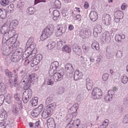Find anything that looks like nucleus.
I'll use <instances>...</instances> for the list:
<instances>
[{
  "label": "nucleus",
  "mask_w": 128,
  "mask_h": 128,
  "mask_svg": "<svg viewBox=\"0 0 128 128\" xmlns=\"http://www.w3.org/2000/svg\"><path fill=\"white\" fill-rule=\"evenodd\" d=\"M4 96L3 95L0 96V106L3 103L4 100Z\"/></svg>",
  "instance_id": "51"
},
{
  "label": "nucleus",
  "mask_w": 128,
  "mask_h": 128,
  "mask_svg": "<svg viewBox=\"0 0 128 128\" xmlns=\"http://www.w3.org/2000/svg\"><path fill=\"white\" fill-rule=\"evenodd\" d=\"M42 58V55L40 54H37L34 57L32 60V64L34 65V66H32L33 68V70L34 72L38 70V67H37V65L40 62Z\"/></svg>",
  "instance_id": "7"
},
{
  "label": "nucleus",
  "mask_w": 128,
  "mask_h": 128,
  "mask_svg": "<svg viewBox=\"0 0 128 128\" xmlns=\"http://www.w3.org/2000/svg\"><path fill=\"white\" fill-rule=\"evenodd\" d=\"M112 96H111L108 94L105 96L104 98L106 101L109 102L112 100Z\"/></svg>",
  "instance_id": "36"
},
{
  "label": "nucleus",
  "mask_w": 128,
  "mask_h": 128,
  "mask_svg": "<svg viewBox=\"0 0 128 128\" xmlns=\"http://www.w3.org/2000/svg\"><path fill=\"white\" fill-rule=\"evenodd\" d=\"M102 92L101 90L98 88L95 87L92 90V98L94 99H99L102 98Z\"/></svg>",
  "instance_id": "6"
},
{
  "label": "nucleus",
  "mask_w": 128,
  "mask_h": 128,
  "mask_svg": "<svg viewBox=\"0 0 128 128\" xmlns=\"http://www.w3.org/2000/svg\"><path fill=\"white\" fill-rule=\"evenodd\" d=\"M128 77L125 75H124L122 80V82L124 84H126L128 82Z\"/></svg>",
  "instance_id": "42"
},
{
  "label": "nucleus",
  "mask_w": 128,
  "mask_h": 128,
  "mask_svg": "<svg viewBox=\"0 0 128 128\" xmlns=\"http://www.w3.org/2000/svg\"><path fill=\"white\" fill-rule=\"evenodd\" d=\"M7 13L5 10H4L0 8V18L2 19H5L6 17Z\"/></svg>",
  "instance_id": "26"
},
{
  "label": "nucleus",
  "mask_w": 128,
  "mask_h": 128,
  "mask_svg": "<svg viewBox=\"0 0 128 128\" xmlns=\"http://www.w3.org/2000/svg\"><path fill=\"white\" fill-rule=\"evenodd\" d=\"M111 18L110 16L108 14H106V16L102 18V21L106 25H109L110 23Z\"/></svg>",
  "instance_id": "13"
},
{
  "label": "nucleus",
  "mask_w": 128,
  "mask_h": 128,
  "mask_svg": "<svg viewBox=\"0 0 128 128\" xmlns=\"http://www.w3.org/2000/svg\"><path fill=\"white\" fill-rule=\"evenodd\" d=\"M54 83V82L50 79H49L47 82V84L48 85H52Z\"/></svg>",
  "instance_id": "58"
},
{
  "label": "nucleus",
  "mask_w": 128,
  "mask_h": 128,
  "mask_svg": "<svg viewBox=\"0 0 128 128\" xmlns=\"http://www.w3.org/2000/svg\"><path fill=\"white\" fill-rule=\"evenodd\" d=\"M45 2L46 0H35L34 1V5L40 2Z\"/></svg>",
  "instance_id": "59"
},
{
  "label": "nucleus",
  "mask_w": 128,
  "mask_h": 128,
  "mask_svg": "<svg viewBox=\"0 0 128 128\" xmlns=\"http://www.w3.org/2000/svg\"><path fill=\"white\" fill-rule=\"evenodd\" d=\"M108 122L109 120L107 119H106L104 120L102 124L104 126V128H106L108 126Z\"/></svg>",
  "instance_id": "57"
},
{
  "label": "nucleus",
  "mask_w": 128,
  "mask_h": 128,
  "mask_svg": "<svg viewBox=\"0 0 128 128\" xmlns=\"http://www.w3.org/2000/svg\"><path fill=\"white\" fill-rule=\"evenodd\" d=\"M14 30H10L8 32L3 36L2 43H5L6 42H9L10 44H15V40H12L13 41L10 40V39L14 36Z\"/></svg>",
  "instance_id": "4"
},
{
  "label": "nucleus",
  "mask_w": 128,
  "mask_h": 128,
  "mask_svg": "<svg viewBox=\"0 0 128 128\" xmlns=\"http://www.w3.org/2000/svg\"><path fill=\"white\" fill-rule=\"evenodd\" d=\"M78 104H75L71 108L70 110L72 113L74 114L75 113L78 108Z\"/></svg>",
  "instance_id": "25"
},
{
  "label": "nucleus",
  "mask_w": 128,
  "mask_h": 128,
  "mask_svg": "<svg viewBox=\"0 0 128 128\" xmlns=\"http://www.w3.org/2000/svg\"><path fill=\"white\" fill-rule=\"evenodd\" d=\"M84 7L86 9L87 8L89 7V4L86 2H85L84 3Z\"/></svg>",
  "instance_id": "64"
},
{
  "label": "nucleus",
  "mask_w": 128,
  "mask_h": 128,
  "mask_svg": "<svg viewBox=\"0 0 128 128\" xmlns=\"http://www.w3.org/2000/svg\"><path fill=\"white\" fill-rule=\"evenodd\" d=\"M56 106V102H54L46 106L44 108L42 114V118H46L50 116L53 114Z\"/></svg>",
  "instance_id": "2"
},
{
  "label": "nucleus",
  "mask_w": 128,
  "mask_h": 128,
  "mask_svg": "<svg viewBox=\"0 0 128 128\" xmlns=\"http://www.w3.org/2000/svg\"><path fill=\"white\" fill-rule=\"evenodd\" d=\"M38 98L37 97L32 98V106H36L38 104Z\"/></svg>",
  "instance_id": "43"
},
{
  "label": "nucleus",
  "mask_w": 128,
  "mask_h": 128,
  "mask_svg": "<svg viewBox=\"0 0 128 128\" xmlns=\"http://www.w3.org/2000/svg\"><path fill=\"white\" fill-rule=\"evenodd\" d=\"M9 2L7 0H1L0 4L2 6H5L8 4Z\"/></svg>",
  "instance_id": "41"
},
{
  "label": "nucleus",
  "mask_w": 128,
  "mask_h": 128,
  "mask_svg": "<svg viewBox=\"0 0 128 128\" xmlns=\"http://www.w3.org/2000/svg\"><path fill=\"white\" fill-rule=\"evenodd\" d=\"M32 38H30L29 39L26 44V46L27 47L26 50H28L30 51V55L28 56V60H25V62H27L28 64L30 63L31 66H32L31 64H32V49L31 48L32 44Z\"/></svg>",
  "instance_id": "5"
},
{
  "label": "nucleus",
  "mask_w": 128,
  "mask_h": 128,
  "mask_svg": "<svg viewBox=\"0 0 128 128\" xmlns=\"http://www.w3.org/2000/svg\"><path fill=\"white\" fill-rule=\"evenodd\" d=\"M122 52L120 50H118L117 52L116 56L117 58H121L122 56Z\"/></svg>",
  "instance_id": "37"
},
{
  "label": "nucleus",
  "mask_w": 128,
  "mask_h": 128,
  "mask_svg": "<svg viewBox=\"0 0 128 128\" xmlns=\"http://www.w3.org/2000/svg\"><path fill=\"white\" fill-rule=\"evenodd\" d=\"M94 30L98 32V33H100L102 30V28L100 25L98 24L94 27Z\"/></svg>",
  "instance_id": "33"
},
{
  "label": "nucleus",
  "mask_w": 128,
  "mask_h": 128,
  "mask_svg": "<svg viewBox=\"0 0 128 128\" xmlns=\"http://www.w3.org/2000/svg\"><path fill=\"white\" fill-rule=\"evenodd\" d=\"M90 18L92 21H95L98 18V15L96 12L94 11H91L90 14Z\"/></svg>",
  "instance_id": "17"
},
{
  "label": "nucleus",
  "mask_w": 128,
  "mask_h": 128,
  "mask_svg": "<svg viewBox=\"0 0 128 128\" xmlns=\"http://www.w3.org/2000/svg\"><path fill=\"white\" fill-rule=\"evenodd\" d=\"M54 99V96L52 95L49 96L46 99V102L49 104L51 102L53 101Z\"/></svg>",
  "instance_id": "34"
},
{
  "label": "nucleus",
  "mask_w": 128,
  "mask_h": 128,
  "mask_svg": "<svg viewBox=\"0 0 128 128\" xmlns=\"http://www.w3.org/2000/svg\"><path fill=\"white\" fill-rule=\"evenodd\" d=\"M57 30L56 33V36H59L62 35L66 31V28L64 27L62 25H58Z\"/></svg>",
  "instance_id": "11"
},
{
  "label": "nucleus",
  "mask_w": 128,
  "mask_h": 128,
  "mask_svg": "<svg viewBox=\"0 0 128 128\" xmlns=\"http://www.w3.org/2000/svg\"><path fill=\"white\" fill-rule=\"evenodd\" d=\"M54 29V26L52 24L48 25L42 31L40 38L41 40L43 41L50 36L52 34Z\"/></svg>",
  "instance_id": "3"
},
{
  "label": "nucleus",
  "mask_w": 128,
  "mask_h": 128,
  "mask_svg": "<svg viewBox=\"0 0 128 128\" xmlns=\"http://www.w3.org/2000/svg\"><path fill=\"white\" fill-rule=\"evenodd\" d=\"M108 94H109L111 96H112V97L114 94V91L113 90H108Z\"/></svg>",
  "instance_id": "60"
},
{
  "label": "nucleus",
  "mask_w": 128,
  "mask_h": 128,
  "mask_svg": "<svg viewBox=\"0 0 128 128\" xmlns=\"http://www.w3.org/2000/svg\"><path fill=\"white\" fill-rule=\"evenodd\" d=\"M114 16L115 18H118L122 19L123 17L124 14L121 11L117 10L114 12Z\"/></svg>",
  "instance_id": "22"
},
{
  "label": "nucleus",
  "mask_w": 128,
  "mask_h": 128,
  "mask_svg": "<svg viewBox=\"0 0 128 128\" xmlns=\"http://www.w3.org/2000/svg\"><path fill=\"white\" fill-rule=\"evenodd\" d=\"M65 69L70 74H72L74 72V70L72 66L70 64H67L65 66Z\"/></svg>",
  "instance_id": "15"
},
{
  "label": "nucleus",
  "mask_w": 128,
  "mask_h": 128,
  "mask_svg": "<svg viewBox=\"0 0 128 128\" xmlns=\"http://www.w3.org/2000/svg\"><path fill=\"white\" fill-rule=\"evenodd\" d=\"M14 8V6L13 4H11L8 6L7 8L8 11L10 12L13 10Z\"/></svg>",
  "instance_id": "44"
},
{
  "label": "nucleus",
  "mask_w": 128,
  "mask_h": 128,
  "mask_svg": "<svg viewBox=\"0 0 128 128\" xmlns=\"http://www.w3.org/2000/svg\"><path fill=\"white\" fill-rule=\"evenodd\" d=\"M5 86L2 84H0V90L2 91H4L6 90Z\"/></svg>",
  "instance_id": "54"
},
{
  "label": "nucleus",
  "mask_w": 128,
  "mask_h": 128,
  "mask_svg": "<svg viewBox=\"0 0 128 128\" xmlns=\"http://www.w3.org/2000/svg\"><path fill=\"white\" fill-rule=\"evenodd\" d=\"M18 108L16 107V106L15 105H14L12 110V112L14 115H16V114L18 112Z\"/></svg>",
  "instance_id": "38"
},
{
  "label": "nucleus",
  "mask_w": 128,
  "mask_h": 128,
  "mask_svg": "<svg viewBox=\"0 0 128 128\" xmlns=\"http://www.w3.org/2000/svg\"><path fill=\"white\" fill-rule=\"evenodd\" d=\"M62 50L63 51L69 53L70 52L71 49L68 45H66L62 48Z\"/></svg>",
  "instance_id": "35"
},
{
  "label": "nucleus",
  "mask_w": 128,
  "mask_h": 128,
  "mask_svg": "<svg viewBox=\"0 0 128 128\" xmlns=\"http://www.w3.org/2000/svg\"><path fill=\"white\" fill-rule=\"evenodd\" d=\"M4 100L8 103L10 104L12 101L11 95L9 94H7L6 97H4Z\"/></svg>",
  "instance_id": "28"
},
{
  "label": "nucleus",
  "mask_w": 128,
  "mask_h": 128,
  "mask_svg": "<svg viewBox=\"0 0 128 128\" xmlns=\"http://www.w3.org/2000/svg\"><path fill=\"white\" fill-rule=\"evenodd\" d=\"M82 48L83 52L85 53H87L88 52L90 49L88 46H86L85 44L83 45Z\"/></svg>",
  "instance_id": "40"
},
{
  "label": "nucleus",
  "mask_w": 128,
  "mask_h": 128,
  "mask_svg": "<svg viewBox=\"0 0 128 128\" xmlns=\"http://www.w3.org/2000/svg\"><path fill=\"white\" fill-rule=\"evenodd\" d=\"M21 58V56L16 54V53H14L11 56V59L13 62H18Z\"/></svg>",
  "instance_id": "19"
},
{
  "label": "nucleus",
  "mask_w": 128,
  "mask_h": 128,
  "mask_svg": "<svg viewBox=\"0 0 128 128\" xmlns=\"http://www.w3.org/2000/svg\"><path fill=\"white\" fill-rule=\"evenodd\" d=\"M86 88L88 90H90L92 88L93 85L92 81L88 78L86 79Z\"/></svg>",
  "instance_id": "20"
},
{
  "label": "nucleus",
  "mask_w": 128,
  "mask_h": 128,
  "mask_svg": "<svg viewBox=\"0 0 128 128\" xmlns=\"http://www.w3.org/2000/svg\"><path fill=\"white\" fill-rule=\"evenodd\" d=\"M32 75L30 74L28 78H23L21 80V82L22 84L25 86L23 88L26 90L23 92L22 95L23 101L24 103H26L32 97V91L30 88H31L32 85Z\"/></svg>",
  "instance_id": "1"
},
{
  "label": "nucleus",
  "mask_w": 128,
  "mask_h": 128,
  "mask_svg": "<svg viewBox=\"0 0 128 128\" xmlns=\"http://www.w3.org/2000/svg\"><path fill=\"white\" fill-rule=\"evenodd\" d=\"M43 108V105L42 104H40L38 106L37 108H36V109L38 110L39 112H40L42 111V109Z\"/></svg>",
  "instance_id": "53"
},
{
  "label": "nucleus",
  "mask_w": 128,
  "mask_h": 128,
  "mask_svg": "<svg viewBox=\"0 0 128 128\" xmlns=\"http://www.w3.org/2000/svg\"><path fill=\"white\" fill-rule=\"evenodd\" d=\"M57 44L58 46H59L60 48L62 47V43L61 40H60L59 41H58L57 42Z\"/></svg>",
  "instance_id": "61"
},
{
  "label": "nucleus",
  "mask_w": 128,
  "mask_h": 128,
  "mask_svg": "<svg viewBox=\"0 0 128 128\" xmlns=\"http://www.w3.org/2000/svg\"><path fill=\"white\" fill-rule=\"evenodd\" d=\"M10 23L6 21L3 26L1 27L0 29L1 33L4 35L5 33H7L8 30H10Z\"/></svg>",
  "instance_id": "9"
},
{
  "label": "nucleus",
  "mask_w": 128,
  "mask_h": 128,
  "mask_svg": "<svg viewBox=\"0 0 128 128\" xmlns=\"http://www.w3.org/2000/svg\"><path fill=\"white\" fill-rule=\"evenodd\" d=\"M53 15L54 16L53 18V19L56 20L59 18L60 14L58 11L56 10H54L53 12Z\"/></svg>",
  "instance_id": "23"
},
{
  "label": "nucleus",
  "mask_w": 128,
  "mask_h": 128,
  "mask_svg": "<svg viewBox=\"0 0 128 128\" xmlns=\"http://www.w3.org/2000/svg\"><path fill=\"white\" fill-rule=\"evenodd\" d=\"M26 12L29 14H32V7H28L27 10Z\"/></svg>",
  "instance_id": "56"
},
{
  "label": "nucleus",
  "mask_w": 128,
  "mask_h": 128,
  "mask_svg": "<svg viewBox=\"0 0 128 128\" xmlns=\"http://www.w3.org/2000/svg\"><path fill=\"white\" fill-rule=\"evenodd\" d=\"M55 72H56V70H53V69L50 68L48 71L49 75L50 76H53V75L54 74Z\"/></svg>",
  "instance_id": "48"
},
{
  "label": "nucleus",
  "mask_w": 128,
  "mask_h": 128,
  "mask_svg": "<svg viewBox=\"0 0 128 128\" xmlns=\"http://www.w3.org/2000/svg\"><path fill=\"white\" fill-rule=\"evenodd\" d=\"M58 66V62L57 61H55L51 64L50 68L54 70H56Z\"/></svg>",
  "instance_id": "27"
},
{
  "label": "nucleus",
  "mask_w": 128,
  "mask_h": 128,
  "mask_svg": "<svg viewBox=\"0 0 128 128\" xmlns=\"http://www.w3.org/2000/svg\"><path fill=\"white\" fill-rule=\"evenodd\" d=\"M58 92L60 94H62L64 92V88L62 87L59 88L58 90Z\"/></svg>",
  "instance_id": "52"
},
{
  "label": "nucleus",
  "mask_w": 128,
  "mask_h": 128,
  "mask_svg": "<svg viewBox=\"0 0 128 128\" xmlns=\"http://www.w3.org/2000/svg\"><path fill=\"white\" fill-rule=\"evenodd\" d=\"M54 6L56 8H60L61 7V3L58 0H56L54 1Z\"/></svg>",
  "instance_id": "32"
},
{
  "label": "nucleus",
  "mask_w": 128,
  "mask_h": 128,
  "mask_svg": "<svg viewBox=\"0 0 128 128\" xmlns=\"http://www.w3.org/2000/svg\"><path fill=\"white\" fill-rule=\"evenodd\" d=\"M72 49L76 54L80 55L81 54L82 50L80 48L78 44H73L72 45Z\"/></svg>",
  "instance_id": "12"
},
{
  "label": "nucleus",
  "mask_w": 128,
  "mask_h": 128,
  "mask_svg": "<svg viewBox=\"0 0 128 128\" xmlns=\"http://www.w3.org/2000/svg\"><path fill=\"white\" fill-rule=\"evenodd\" d=\"M49 50H52L55 46V44L54 42H53L52 43L49 44L46 46Z\"/></svg>",
  "instance_id": "45"
},
{
  "label": "nucleus",
  "mask_w": 128,
  "mask_h": 128,
  "mask_svg": "<svg viewBox=\"0 0 128 128\" xmlns=\"http://www.w3.org/2000/svg\"><path fill=\"white\" fill-rule=\"evenodd\" d=\"M32 120H32V122H34L32 123V128L34 127V128H38L40 127V121L38 120L35 122L34 120L33 119Z\"/></svg>",
  "instance_id": "31"
},
{
  "label": "nucleus",
  "mask_w": 128,
  "mask_h": 128,
  "mask_svg": "<svg viewBox=\"0 0 128 128\" xmlns=\"http://www.w3.org/2000/svg\"><path fill=\"white\" fill-rule=\"evenodd\" d=\"M36 44L34 43H32V54H33L34 56L35 55V54L37 52V49L35 48Z\"/></svg>",
  "instance_id": "49"
},
{
  "label": "nucleus",
  "mask_w": 128,
  "mask_h": 128,
  "mask_svg": "<svg viewBox=\"0 0 128 128\" xmlns=\"http://www.w3.org/2000/svg\"><path fill=\"white\" fill-rule=\"evenodd\" d=\"M7 21L9 22L10 23V27L12 29L15 28L16 26L18 24V21L16 20H14L11 22L10 20H8Z\"/></svg>",
  "instance_id": "21"
},
{
  "label": "nucleus",
  "mask_w": 128,
  "mask_h": 128,
  "mask_svg": "<svg viewBox=\"0 0 128 128\" xmlns=\"http://www.w3.org/2000/svg\"><path fill=\"white\" fill-rule=\"evenodd\" d=\"M7 114L5 111L0 114V126H5V120L7 118Z\"/></svg>",
  "instance_id": "10"
},
{
  "label": "nucleus",
  "mask_w": 128,
  "mask_h": 128,
  "mask_svg": "<svg viewBox=\"0 0 128 128\" xmlns=\"http://www.w3.org/2000/svg\"><path fill=\"white\" fill-rule=\"evenodd\" d=\"M80 35L81 36H84L85 37L86 36H87L86 34V33L85 31H84L83 30H80Z\"/></svg>",
  "instance_id": "50"
},
{
  "label": "nucleus",
  "mask_w": 128,
  "mask_h": 128,
  "mask_svg": "<svg viewBox=\"0 0 128 128\" xmlns=\"http://www.w3.org/2000/svg\"><path fill=\"white\" fill-rule=\"evenodd\" d=\"M103 38H105V40L107 42L109 43L111 39V36L110 35V34L108 32L104 33L102 35Z\"/></svg>",
  "instance_id": "18"
},
{
  "label": "nucleus",
  "mask_w": 128,
  "mask_h": 128,
  "mask_svg": "<svg viewBox=\"0 0 128 128\" xmlns=\"http://www.w3.org/2000/svg\"><path fill=\"white\" fill-rule=\"evenodd\" d=\"M109 75L107 73L104 74L102 78L104 81H106L108 80Z\"/></svg>",
  "instance_id": "47"
},
{
  "label": "nucleus",
  "mask_w": 128,
  "mask_h": 128,
  "mask_svg": "<svg viewBox=\"0 0 128 128\" xmlns=\"http://www.w3.org/2000/svg\"><path fill=\"white\" fill-rule=\"evenodd\" d=\"M20 94L19 93H15L14 94V97L16 100L18 101V103L19 104H21V100L20 99Z\"/></svg>",
  "instance_id": "29"
},
{
  "label": "nucleus",
  "mask_w": 128,
  "mask_h": 128,
  "mask_svg": "<svg viewBox=\"0 0 128 128\" xmlns=\"http://www.w3.org/2000/svg\"><path fill=\"white\" fill-rule=\"evenodd\" d=\"M64 75V70H60L58 72H55L53 76L54 81L56 82L62 80L63 78Z\"/></svg>",
  "instance_id": "8"
},
{
  "label": "nucleus",
  "mask_w": 128,
  "mask_h": 128,
  "mask_svg": "<svg viewBox=\"0 0 128 128\" xmlns=\"http://www.w3.org/2000/svg\"><path fill=\"white\" fill-rule=\"evenodd\" d=\"M122 121L124 124L128 123V114L125 115Z\"/></svg>",
  "instance_id": "46"
},
{
  "label": "nucleus",
  "mask_w": 128,
  "mask_h": 128,
  "mask_svg": "<svg viewBox=\"0 0 128 128\" xmlns=\"http://www.w3.org/2000/svg\"><path fill=\"white\" fill-rule=\"evenodd\" d=\"M23 52L22 49L21 48H18L17 49L14 53H16V54L22 57Z\"/></svg>",
  "instance_id": "30"
},
{
  "label": "nucleus",
  "mask_w": 128,
  "mask_h": 128,
  "mask_svg": "<svg viewBox=\"0 0 128 128\" xmlns=\"http://www.w3.org/2000/svg\"><path fill=\"white\" fill-rule=\"evenodd\" d=\"M83 76L82 72H79L78 70H76L74 72V79L76 80H78L82 78Z\"/></svg>",
  "instance_id": "16"
},
{
  "label": "nucleus",
  "mask_w": 128,
  "mask_h": 128,
  "mask_svg": "<svg viewBox=\"0 0 128 128\" xmlns=\"http://www.w3.org/2000/svg\"><path fill=\"white\" fill-rule=\"evenodd\" d=\"M82 99V98L80 95H78L77 96L76 100L78 102H80Z\"/></svg>",
  "instance_id": "62"
},
{
  "label": "nucleus",
  "mask_w": 128,
  "mask_h": 128,
  "mask_svg": "<svg viewBox=\"0 0 128 128\" xmlns=\"http://www.w3.org/2000/svg\"><path fill=\"white\" fill-rule=\"evenodd\" d=\"M92 48L93 49H95L98 50L100 48L98 43L96 41H94L92 44Z\"/></svg>",
  "instance_id": "24"
},
{
  "label": "nucleus",
  "mask_w": 128,
  "mask_h": 128,
  "mask_svg": "<svg viewBox=\"0 0 128 128\" xmlns=\"http://www.w3.org/2000/svg\"><path fill=\"white\" fill-rule=\"evenodd\" d=\"M33 112V115H32V117L34 118L37 116L40 113V112H39L38 110L36 109V108L34 110Z\"/></svg>",
  "instance_id": "39"
},
{
  "label": "nucleus",
  "mask_w": 128,
  "mask_h": 128,
  "mask_svg": "<svg viewBox=\"0 0 128 128\" xmlns=\"http://www.w3.org/2000/svg\"><path fill=\"white\" fill-rule=\"evenodd\" d=\"M47 124L48 128H55V124L54 120L52 118H50L47 120Z\"/></svg>",
  "instance_id": "14"
},
{
  "label": "nucleus",
  "mask_w": 128,
  "mask_h": 128,
  "mask_svg": "<svg viewBox=\"0 0 128 128\" xmlns=\"http://www.w3.org/2000/svg\"><path fill=\"white\" fill-rule=\"evenodd\" d=\"M50 88L48 86H46L45 87L44 91L47 94L51 92Z\"/></svg>",
  "instance_id": "55"
},
{
  "label": "nucleus",
  "mask_w": 128,
  "mask_h": 128,
  "mask_svg": "<svg viewBox=\"0 0 128 128\" xmlns=\"http://www.w3.org/2000/svg\"><path fill=\"white\" fill-rule=\"evenodd\" d=\"M6 76H7L9 78H11L12 77V74L11 72H10V71H9L8 73H7L6 74Z\"/></svg>",
  "instance_id": "63"
}]
</instances>
